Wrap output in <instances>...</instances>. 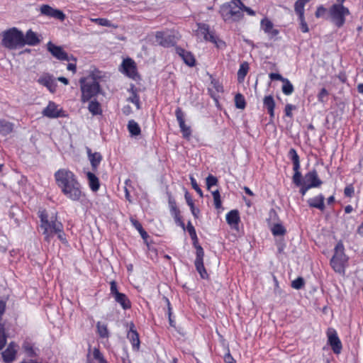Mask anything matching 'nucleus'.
I'll return each instance as SVG.
<instances>
[{
	"label": "nucleus",
	"instance_id": "nucleus-1",
	"mask_svg": "<svg viewBox=\"0 0 363 363\" xmlns=\"http://www.w3.org/2000/svg\"><path fill=\"white\" fill-rule=\"evenodd\" d=\"M38 213L40 220V230L44 236V240L50 242L55 235L56 231H59L60 228H62V223L57 220L55 213L39 210Z\"/></svg>",
	"mask_w": 363,
	"mask_h": 363
},
{
	"label": "nucleus",
	"instance_id": "nucleus-2",
	"mask_svg": "<svg viewBox=\"0 0 363 363\" xmlns=\"http://www.w3.org/2000/svg\"><path fill=\"white\" fill-rule=\"evenodd\" d=\"M99 78L100 75L98 72H91L87 76L80 78L79 85L82 103L89 101L100 93Z\"/></svg>",
	"mask_w": 363,
	"mask_h": 363
},
{
	"label": "nucleus",
	"instance_id": "nucleus-3",
	"mask_svg": "<svg viewBox=\"0 0 363 363\" xmlns=\"http://www.w3.org/2000/svg\"><path fill=\"white\" fill-rule=\"evenodd\" d=\"M1 45L9 50H16L24 46L23 33L16 28L8 29L2 33Z\"/></svg>",
	"mask_w": 363,
	"mask_h": 363
},
{
	"label": "nucleus",
	"instance_id": "nucleus-4",
	"mask_svg": "<svg viewBox=\"0 0 363 363\" xmlns=\"http://www.w3.org/2000/svg\"><path fill=\"white\" fill-rule=\"evenodd\" d=\"M240 4L228 3L221 6L220 13L225 21H237L242 18Z\"/></svg>",
	"mask_w": 363,
	"mask_h": 363
},
{
	"label": "nucleus",
	"instance_id": "nucleus-5",
	"mask_svg": "<svg viewBox=\"0 0 363 363\" xmlns=\"http://www.w3.org/2000/svg\"><path fill=\"white\" fill-rule=\"evenodd\" d=\"M347 261V259L344 253L343 245L338 243L335 248V254L330 260V264L336 272L342 274L345 272V265Z\"/></svg>",
	"mask_w": 363,
	"mask_h": 363
},
{
	"label": "nucleus",
	"instance_id": "nucleus-6",
	"mask_svg": "<svg viewBox=\"0 0 363 363\" xmlns=\"http://www.w3.org/2000/svg\"><path fill=\"white\" fill-rule=\"evenodd\" d=\"M332 21L337 27H342L345 22V17L350 14L349 9L343 4H335L329 9Z\"/></svg>",
	"mask_w": 363,
	"mask_h": 363
},
{
	"label": "nucleus",
	"instance_id": "nucleus-7",
	"mask_svg": "<svg viewBox=\"0 0 363 363\" xmlns=\"http://www.w3.org/2000/svg\"><path fill=\"white\" fill-rule=\"evenodd\" d=\"M55 179L60 189L78 181L76 175L68 169H60L55 172Z\"/></svg>",
	"mask_w": 363,
	"mask_h": 363
},
{
	"label": "nucleus",
	"instance_id": "nucleus-8",
	"mask_svg": "<svg viewBox=\"0 0 363 363\" xmlns=\"http://www.w3.org/2000/svg\"><path fill=\"white\" fill-rule=\"evenodd\" d=\"M155 35L156 43L162 47L169 48L177 43V37L173 31L168 30L157 31Z\"/></svg>",
	"mask_w": 363,
	"mask_h": 363
},
{
	"label": "nucleus",
	"instance_id": "nucleus-9",
	"mask_svg": "<svg viewBox=\"0 0 363 363\" xmlns=\"http://www.w3.org/2000/svg\"><path fill=\"white\" fill-rule=\"evenodd\" d=\"M196 28L194 29V33L199 40H204L206 41H210L213 43L216 44L219 46L216 37L209 31V26L205 23H196Z\"/></svg>",
	"mask_w": 363,
	"mask_h": 363
},
{
	"label": "nucleus",
	"instance_id": "nucleus-10",
	"mask_svg": "<svg viewBox=\"0 0 363 363\" xmlns=\"http://www.w3.org/2000/svg\"><path fill=\"white\" fill-rule=\"evenodd\" d=\"M63 194L72 201H79L84 196L81 184L78 181L61 189Z\"/></svg>",
	"mask_w": 363,
	"mask_h": 363
},
{
	"label": "nucleus",
	"instance_id": "nucleus-11",
	"mask_svg": "<svg viewBox=\"0 0 363 363\" xmlns=\"http://www.w3.org/2000/svg\"><path fill=\"white\" fill-rule=\"evenodd\" d=\"M48 51L53 57L60 60L74 61L76 62V58L72 55H69L60 46L55 45L52 42L47 44Z\"/></svg>",
	"mask_w": 363,
	"mask_h": 363
},
{
	"label": "nucleus",
	"instance_id": "nucleus-12",
	"mask_svg": "<svg viewBox=\"0 0 363 363\" xmlns=\"http://www.w3.org/2000/svg\"><path fill=\"white\" fill-rule=\"evenodd\" d=\"M204 251L200 245L196 246V259L194 264L197 272L199 273L202 279L208 277L207 272L203 265Z\"/></svg>",
	"mask_w": 363,
	"mask_h": 363
},
{
	"label": "nucleus",
	"instance_id": "nucleus-13",
	"mask_svg": "<svg viewBox=\"0 0 363 363\" xmlns=\"http://www.w3.org/2000/svg\"><path fill=\"white\" fill-rule=\"evenodd\" d=\"M327 335L328 338V343L330 345L333 351L335 354H340L342 350V343L337 336V332L333 328H329Z\"/></svg>",
	"mask_w": 363,
	"mask_h": 363
},
{
	"label": "nucleus",
	"instance_id": "nucleus-14",
	"mask_svg": "<svg viewBox=\"0 0 363 363\" xmlns=\"http://www.w3.org/2000/svg\"><path fill=\"white\" fill-rule=\"evenodd\" d=\"M260 28L269 39L274 38L279 33V30L274 27V23L267 18L261 20Z\"/></svg>",
	"mask_w": 363,
	"mask_h": 363
},
{
	"label": "nucleus",
	"instance_id": "nucleus-15",
	"mask_svg": "<svg viewBox=\"0 0 363 363\" xmlns=\"http://www.w3.org/2000/svg\"><path fill=\"white\" fill-rule=\"evenodd\" d=\"M38 82L45 86L51 93H54L56 91L57 82L55 78L49 74H42L38 79Z\"/></svg>",
	"mask_w": 363,
	"mask_h": 363
},
{
	"label": "nucleus",
	"instance_id": "nucleus-16",
	"mask_svg": "<svg viewBox=\"0 0 363 363\" xmlns=\"http://www.w3.org/2000/svg\"><path fill=\"white\" fill-rule=\"evenodd\" d=\"M40 11L41 14L48 17L55 18L60 21H63L65 18V15L62 11L53 9L47 4L42 5Z\"/></svg>",
	"mask_w": 363,
	"mask_h": 363
},
{
	"label": "nucleus",
	"instance_id": "nucleus-17",
	"mask_svg": "<svg viewBox=\"0 0 363 363\" xmlns=\"http://www.w3.org/2000/svg\"><path fill=\"white\" fill-rule=\"evenodd\" d=\"M175 115L177 117V120L179 123V125L182 133L184 138H188L191 135V128L189 126L185 124L184 121V113L182 111L180 108H177L175 111Z\"/></svg>",
	"mask_w": 363,
	"mask_h": 363
},
{
	"label": "nucleus",
	"instance_id": "nucleus-18",
	"mask_svg": "<svg viewBox=\"0 0 363 363\" xmlns=\"http://www.w3.org/2000/svg\"><path fill=\"white\" fill-rule=\"evenodd\" d=\"M62 110L53 101H49L48 106L43 109L42 113L50 118H55L62 116Z\"/></svg>",
	"mask_w": 363,
	"mask_h": 363
},
{
	"label": "nucleus",
	"instance_id": "nucleus-19",
	"mask_svg": "<svg viewBox=\"0 0 363 363\" xmlns=\"http://www.w3.org/2000/svg\"><path fill=\"white\" fill-rule=\"evenodd\" d=\"M108 363L104 354L99 348H89L87 354V363Z\"/></svg>",
	"mask_w": 363,
	"mask_h": 363
},
{
	"label": "nucleus",
	"instance_id": "nucleus-20",
	"mask_svg": "<svg viewBox=\"0 0 363 363\" xmlns=\"http://www.w3.org/2000/svg\"><path fill=\"white\" fill-rule=\"evenodd\" d=\"M122 67L123 72L130 78L135 79L137 77V69L135 62L130 59H125L123 61Z\"/></svg>",
	"mask_w": 363,
	"mask_h": 363
},
{
	"label": "nucleus",
	"instance_id": "nucleus-21",
	"mask_svg": "<svg viewBox=\"0 0 363 363\" xmlns=\"http://www.w3.org/2000/svg\"><path fill=\"white\" fill-rule=\"evenodd\" d=\"M322 184V182L318 177L315 169L308 172L305 174L303 185H308V187H318Z\"/></svg>",
	"mask_w": 363,
	"mask_h": 363
},
{
	"label": "nucleus",
	"instance_id": "nucleus-22",
	"mask_svg": "<svg viewBox=\"0 0 363 363\" xmlns=\"http://www.w3.org/2000/svg\"><path fill=\"white\" fill-rule=\"evenodd\" d=\"M16 348L17 345L15 342H11L9 343L6 350L1 353V356L4 362L11 363L15 359L17 353Z\"/></svg>",
	"mask_w": 363,
	"mask_h": 363
},
{
	"label": "nucleus",
	"instance_id": "nucleus-23",
	"mask_svg": "<svg viewBox=\"0 0 363 363\" xmlns=\"http://www.w3.org/2000/svg\"><path fill=\"white\" fill-rule=\"evenodd\" d=\"M325 197L322 194H319L313 198L308 199L307 203L310 207L315 208L321 211L325 210Z\"/></svg>",
	"mask_w": 363,
	"mask_h": 363
},
{
	"label": "nucleus",
	"instance_id": "nucleus-24",
	"mask_svg": "<svg viewBox=\"0 0 363 363\" xmlns=\"http://www.w3.org/2000/svg\"><path fill=\"white\" fill-rule=\"evenodd\" d=\"M176 50L177 53L182 57L184 63L188 66L193 67L195 65V59L190 52L186 51L181 48H177Z\"/></svg>",
	"mask_w": 363,
	"mask_h": 363
},
{
	"label": "nucleus",
	"instance_id": "nucleus-25",
	"mask_svg": "<svg viewBox=\"0 0 363 363\" xmlns=\"http://www.w3.org/2000/svg\"><path fill=\"white\" fill-rule=\"evenodd\" d=\"M127 337L130 341L133 350H138L140 347L139 335L136 330H134L133 324H132L130 330L128 333Z\"/></svg>",
	"mask_w": 363,
	"mask_h": 363
},
{
	"label": "nucleus",
	"instance_id": "nucleus-26",
	"mask_svg": "<svg viewBox=\"0 0 363 363\" xmlns=\"http://www.w3.org/2000/svg\"><path fill=\"white\" fill-rule=\"evenodd\" d=\"M227 223L233 228L238 225L240 221V216L237 210H232L226 214Z\"/></svg>",
	"mask_w": 363,
	"mask_h": 363
},
{
	"label": "nucleus",
	"instance_id": "nucleus-27",
	"mask_svg": "<svg viewBox=\"0 0 363 363\" xmlns=\"http://www.w3.org/2000/svg\"><path fill=\"white\" fill-rule=\"evenodd\" d=\"M24 45H28L31 46L36 45L40 42L36 34L32 30H29L26 35H23Z\"/></svg>",
	"mask_w": 363,
	"mask_h": 363
},
{
	"label": "nucleus",
	"instance_id": "nucleus-28",
	"mask_svg": "<svg viewBox=\"0 0 363 363\" xmlns=\"http://www.w3.org/2000/svg\"><path fill=\"white\" fill-rule=\"evenodd\" d=\"M264 106L267 108L270 117L274 116L275 102L272 96H266L263 100Z\"/></svg>",
	"mask_w": 363,
	"mask_h": 363
},
{
	"label": "nucleus",
	"instance_id": "nucleus-29",
	"mask_svg": "<svg viewBox=\"0 0 363 363\" xmlns=\"http://www.w3.org/2000/svg\"><path fill=\"white\" fill-rule=\"evenodd\" d=\"M289 156L293 162V170L295 172H300V160L295 149L291 148L289 152Z\"/></svg>",
	"mask_w": 363,
	"mask_h": 363
},
{
	"label": "nucleus",
	"instance_id": "nucleus-30",
	"mask_svg": "<svg viewBox=\"0 0 363 363\" xmlns=\"http://www.w3.org/2000/svg\"><path fill=\"white\" fill-rule=\"evenodd\" d=\"M115 301L118 303L121 307L124 309H128L130 308V302L125 294L121 293L113 296Z\"/></svg>",
	"mask_w": 363,
	"mask_h": 363
},
{
	"label": "nucleus",
	"instance_id": "nucleus-31",
	"mask_svg": "<svg viewBox=\"0 0 363 363\" xmlns=\"http://www.w3.org/2000/svg\"><path fill=\"white\" fill-rule=\"evenodd\" d=\"M86 177L90 189L93 191H97L100 186L98 177L94 173L90 172H87Z\"/></svg>",
	"mask_w": 363,
	"mask_h": 363
},
{
	"label": "nucleus",
	"instance_id": "nucleus-32",
	"mask_svg": "<svg viewBox=\"0 0 363 363\" xmlns=\"http://www.w3.org/2000/svg\"><path fill=\"white\" fill-rule=\"evenodd\" d=\"M13 129V124L4 119H0V134L7 135L11 133Z\"/></svg>",
	"mask_w": 363,
	"mask_h": 363
},
{
	"label": "nucleus",
	"instance_id": "nucleus-33",
	"mask_svg": "<svg viewBox=\"0 0 363 363\" xmlns=\"http://www.w3.org/2000/svg\"><path fill=\"white\" fill-rule=\"evenodd\" d=\"M88 155H89V159L90 160L91 167H92L93 169L94 170L99 165V164L102 160V157L100 153H99V152L91 153L89 150L88 151Z\"/></svg>",
	"mask_w": 363,
	"mask_h": 363
},
{
	"label": "nucleus",
	"instance_id": "nucleus-34",
	"mask_svg": "<svg viewBox=\"0 0 363 363\" xmlns=\"http://www.w3.org/2000/svg\"><path fill=\"white\" fill-rule=\"evenodd\" d=\"M128 130L132 136H138L141 132L139 125L133 120L128 121Z\"/></svg>",
	"mask_w": 363,
	"mask_h": 363
},
{
	"label": "nucleus",
	"instance_id": "nucleus-35",
	"mask_svg": "<svg viewBox=\"0 0 363 363\" xmlns=\"http://www.w3.org/2000/svg\"><path fill=\"white\" fill-rule=\"evenodd\" d=\"M97 333L101 338H108L109 337V332L107 328V325L101 322L96 323Z\"/></svg>",
	"mask_w": 363,
	"mask_h": 363
},
{
	"label": "nucleus",
	"instance_id": "nucleus-36",
	"mask_svg": "<svg viewBox=\"0 0 363 363\" xmlns=\"http://www.w3.org/2000/svg\"><path fill=\"white\" fill-rule=\"evenodd\" d=\"M311 0H297L294 5V9L296 13L298 15V17H303L304 16V6Z\"/></svg>",
	"mask_w": 363,
	"mask_h": 363
},
{
	"label": "nucleus",
	"instance_id": "nucleus-37",
	"mask_svg": "<svg viewBox=\"0 0 363 363\" xmlns=\"http://www.w3.org/2000/svg\"><path fill=\"white\" fill-rule=\"evenodd\" d=\"M311 0H297L294 5V9L296 13L298 15V17H303L304 16V6Z\"/></svg>",
	"mask_w": 363,
	"mask_h": 363
},
{
	"label": "nucleus",
	"instance_id": "nucleus-38",
	"mask_svg": "<svg viewBox=\"0 0 363 363\" xmlns=\"http://www.w3.org/2000/svg\"><path fill=\"white\" fill-rule=\"evenodd\" d=\"M311 0H297L294 5V9L296 13L298 15V17H303L304 16V6Z\"/></svg>",
	"mask_w": 363,
	"mask_h": 363
},
{
	"label": "nucleus",
	"instance_id": "nucleus-39",
	"mask_svg": "<svg viewBox=\"0 0 363 363\" xmlns=\"http://www.w3.org/2000/svg\"><path fill=\"white\" fill-rule=\"evenodd\" d=\"M88 109L93 115H99L101 113V106L99 103L95 100L89 102Z\"/></svg>",
	"mask_w": 363,
	"mask_h": 363
},
{
	"label": "nucleus",
	"instance_id": "nucleus-40",
	"mask_svg": "<svg viewBox=\"0 0 363 363\" xmlns=\"http://www.w3.org/2000/svg\"><path fill=\"white\" fill-rule=\"evenodd\" d=\"M282 82H283V86H282V89H281L282 92L285 95H287V96L291 95L294 91L293 84L286 78Z\"/></svg>",
	"mask_w": 363,
	"mask_h": 363
},
{
	"label": "nucleus",
	"instance_id": "nucleus-41",
	"mask_svg": "<svg viewBox=\"0 0 363 363\" xmlns=\"http://www.w3.org/2000/svg\"><path fill=\"white\" fill-rule=\"evenodd\" d=\"M248 65L247 63H242L240 65L238 72V79L239 82H242L247 73Z\"/></svg>",
	"mask_w": 363,
	"mask_h": 363
},
{
	"label": "nucleus",
	"instance_id": "nucleus-42",
	"mask_svg": "<svg viewBox=\"0 0 363 363\" xmlns=\"http://www.w3.org/2000/svg\"><path fill=\"white\" fill-rule=\"evenodd\" d=\"M272 233L275 236L284 235L286 233V229L281 224H275L272 228Z\"/></svg>",
	"mask_w": 363,
	"mask_h": 363
},
{
	"label": "nucleus",
	"instance_id": "nucleus-43",
	"mask_svg": "<svg viewBox=\"0 0 363 363\" xmlns=\"http://www.w3.org/2000/svg\"><path fill=\"white\" fill-rule=\"evenodd\" d=\"M23 349L29 357L35 356V353L31 342L26 340L23 344Z\"/></svg>",
	"mask_w": 363,
	"mask_h": 363
},
{
	"label": "nucleus",
	"instance_id": "nucleus-44",
	"mask_svg": "<svg viewBox=\"0 0 363 363\" xmlns=\"http://www.w3.org/2000/svg\"><path fill=\"white\" fill-rule=\"evenodd\" d=\"M235 106L238 108L243 109L245 107V100L241 94H237L235 96Z\"/></svg>",
	"mask_w": 363,
	"mask_h": 363
},
{
	"label": "nucleus",
	"instance_id": "nucleus-45",
	"mask_svg": "<svg viewBox=\"0 0 363 363\" xmlns=\"http://www.w3.org/2000/svg\"><path fill=\"white\" fill-rule=\"evenodd\" d=\"M212 194L213 197L215 207L216 208H220L221 207V200L218 190L213 191Z\"/></svg>",
	"mask_w": 363,
	"mask_h": 363
},
{
	"label": "nucleus",
	"instance_id": "nucleus-46",
	"mask_svg": "<svg viewBox=\"0 0 363 363\" xmlns=\"http://www.w3.org/2000/svg\"><path fill=\"white\" fill-rule=\"evenodd\" d=\"M304 286V280L302 277H298L291 282L292 288L300 289Z\"/></svg>",
	"mask_w": 363,
	"mask_h": 363
},
{
	"label": "nucleus",
	"instance_id": "nucleus-47",
	"mask_svg": "<svg viewBox=\"0 0 363 363\" xmlns=\"http://www.w3.org/2000/svg\"><path fill=\"white\" fill-rule=\"evenodd\" d=\"M91 21L95 22L96 23H97L100 26H107V27L111 26V21L106 18H93V19H91Z\"/></svg>",
	"mask_w": 363,
	"mask_h": 363
},
{
	"label": "nucleus",
	"instance_id": "nucleus-48",
	"mask_svg": "<svg viewBox=\"0 0 363 363\" xmlns=\"http://www.w3.org/2000/svg\"><path fill=\"white\" fill-rule=\"evenodd\" d=\"M186 230L188 231V233L192 240L197 239L196 230L190 221L188 222V223H187Z\"/></svg>",
	"mask_w": 363,
	"mask_h": 363
},
{
	"label": "nucleus",
	"instance_id": "nucleus-49",
	"mask_svg": "<svg viewBox=\"0 0 363 363\" xmlns=\"http://www.w3.org/2000/svg\"><path fill=\"white\" fill-rule=\"evenodd\" d=\"M189 179H190V181H191V184L192 186V188L201 196H203V192L201 191V189H200V187L199 186L197 182H196V180L195 179V178L192 176V175H190L189 177Z\"/></svg>",
	"mask_w": 363,
	"mask_h": 363
},
{
	"label": "nucleus",
	"instance_id": "nucleus-50",
	"mask_svg": "<svg viewBox=\"0 0 363 363\" xmlns=\"http://www.w3.org/2000/svg\"><path fill=\"white\" fill-rule=\"evenodd\" d=\"M218 183V179L216 177L210 174L206 178V186L208 189H210L211 186L216 185Z\"/></svg>",
	"mask_w": 363,
	"mask_h": 363
},
{
	"label": "nucleus",
	"instance_id": "nucleus-51",
	"mask_svg": "<svg viewBox=\"0 0 363 363\" xmlns=\"http://www.w3.org/2000/svg\"><path fill=\"white\" fill-rule=\"evenodd\" d=\"M301 172H295L293 176V182L298 186H301L303 184V182H302L301 181Z\"/></svg>",
	"mask_w": 363,
	"mask_h": 363
},
{
	"label": "nucleus",
	"instance_id": "nucleus-52",
	"mask_svg": "<svg viewBox=\"0 0 363 363\" xmlns=\"http://www.w3.org/2000/svg\"><path fill=\"white\" fill-rule=\"evenodd\" d=\"M300 21L301 30L303 33H307L308 31V25L305 21L304 16L303 17H298Z\"/></svg>",
	"mask_w": 363,
	"mask_h": 363
},
{
	"label": "nucleus",
	"instance_id": "nucleus-53",
	"mask_svg": "<svg viewBox=\"0 0 363 363\" xmlns=\"http://www.w3.org/2000/svg\"><path fill=\"white\" fill-rule=\"evenodd\" d=\"M326 12H327V9L323 6H320L317 8V10L315 12V16H316V18L324 17Z\"/></svg>",
	"mask_w": 363,
	"mask_h": 363
},
{
	"label": "nucleus",
	"instance_id": "nucleus-54",
	"mask_svg": "<svg viewBox=\"0 0 363 363\" xmlns=\"http://www.w3.org/2000/svg\"><path fill=\"white\" fill-rule=\"evenodd\" d=\"M295 108H296L295 106H294L292 104H286L285 106V109H284L285 115L287 117L292 118V116H293L292 111L294 110Z\"/></svg>",
	"mask_w": 363,
	"mask_h": 363
},
{
	"label": "nucleus",
	"instance_id": "nucleus-55",
	"mask_svg": "<svg viewBox=\"0 0 363 363\" xmlns=\"http://www.w3.org/2000/svg\"><path fill=\"white\" fill-rule=\"evenodd\" d=\"M55 235L57 236L58 239L62 241V242H66L67 240L65 238V234L63 231V225L62 224V228H60L59 231H56Z\"/></svg>",
	"mask_w": 363,
	"mask_h": 363
},
{
	"label": "nucleus",
	"instance_id": "nucleus-56",
	"mask_svg": "<svg viewBox=\"0 0 363 363\" xmlns=\"http://www.w3.org/2000/svg\"><path fill=\"white\" fill-rule=\"evenodd\" d=\"M354 189L352 185H348L345 188L344 194L347 197H352L354 194Z\"/></svg>",
	"mask_w": 363,
	"mask_h": 363
},
{
	"label": "nucleus",
	"instance_id": "nucleus-57",
	"mask_svg": "<svg viewBox=\"0 0 363 363\" xmlns=\"http://www.w3.org/2000/svg\"><path fill=\"white\" fill-rule=\"evenodd\" d=\"M110 285H111V287H110L111 294L113 296V297L116 296V294H121L118 291L117 284L115 281H111Z\"/></svg>",
	"mask_w": 363,
	"mask_h": 363
},
{
	"label": "nucleus",
	"instance_id": "nucleus-58",
	"mask_svg": "<svg viewBox=\"0 0 363 363\" xmlns=\"http://www.w3.org/2000/svg\"><path fill=\"white\" fill-rule=\"evenodd\" d=\"M328 95V91L325 89V88H323L318 95V101H320V102H324L325 101V99L327 97V96Z\"/></svg>",
	"mask_w": 363,
	"mask_h": 363
},
{
	"label": "nucleus",
	"instance_id": "nucleus-59",
	"mask_svg": "<svg viewBox=\"0 0 363 363\" xmlns=\"http://www.w3.org/2000/svg\"><path fill=\"white\" fill-rule=\"evenodd\" d=\"M170 212L172 216H174L176 213L179 214V210L177 208L174 201H169Z\"/></svg>",
	"mask_w": 363,
	"mask_h": 363
},
{
	"label": "nucleus",
	"instance_id": "nucleus-60",
	"mask_svg": "<svg viewBox=\"0 0 363 363\" xmlns=\"http://www.w3.org/2000/svg\"><path fill=\"white\" fill-rule=\"evenodd\" d=\"M130 222L133 225V226L140 233L143 228V226L141 225V223L135 220V219H133V218H131L130 219Z\"/></svg>",
	"mask_w": 363,
	"mask_h": 363
},
{
	"label": "nucleus",
	"instance_id": "nucleus-61",
	"mask_svg": "<svg viewBox=\"0 0 363 363\" xmlns=\"http://www.w3.org/2000/svg\"><path fill=\"white\" fill-rule=\"evenodd\" d=\"M269 77L272 80H279L281 82H283L286 79L278 73H270Z\"/></svg>",
	"mask_w": 363,
	"mask_h": 363
},
{
	"label": "nucleus",
	"instance_id": "nucleus-62",
	"mask_svg": "<svg viewBox=\"0 0 363 363\" xmlns=\"http://www.w3.org/2000/svg\"><path fill=\"white\" fill-rule=\"evenodd\" d=\"M240 11L242 13L243 11H246L250 16H254L255 14V12L251 9L249 7L245 6L242 3V5H240Z\"/></svg>",
	"mask_w": 363,
	"mask_h": 363
},
{
	"label": "nucleus",
	"instance_id": "nucleus-63",
	"mask_svg": "<svg viewBox=\"0 0 363 363\" xmlns=\"http://www.w3.org/2000/svg\"><path fill=\"white\" fill-rule=\"evenodd\" d=\"M273 279H274V286H275L274 287V293L276 294L281 295V288L279 286V282H278V281H277V278L275 277H274Z\"/></svg>",
	"mask_w": 363,
	"mask_h": 363
},
{
	"label": "nucleus",
	"instance_id": "nucleus-64",
	"mask_svg": "<svg viewBox=\"0 0 363 363\" xmlns=\"http://www.w3.org/2000/svg\"><path fill=\"white\" fill-rule=\"evenodd\" d=\"M185 199H186V201L187 203V204L189 205V207L194 206V202H193V200L191 197V196L189 194L188 192H186L185 195Z\"/></svg>",
	"mask_w": 363,
	"mask_h": 363
}]
</instances>
